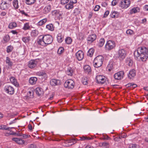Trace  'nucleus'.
I'll list each match as a JSON object with an SVG mask.
<instances>
[{"mask_svg":"<svg viewBox=\"0 0 148 148\" xmlns=\"http://www.w3.org/2000/svg\"><path fill=\"white\" fill-rule=\"evenodd\" d=\"M135 57H139L142 61L146 60L148 57V49L145 47H140L138 48L134 52Z\"/></svg>","mask_w":148,"mask_h":148,"instance_id":"obj_1","label":"nucleus"},{"mask_svg":"<svg viewBox=\"0 0 148 148\" xmlns=\"http://www.w3.org/2000/svg\"><path fill=\"white\" fill-rule=\"evenodd\" d=\"M53 40L52 36L50 35H47L43 36L41 39H38L37 42L38 45L46 46L51 44Z\"/></svg>","mask_w":148,"mask_h":148,"instance_id":"obj_2","label":"nucleus"},{"mask_svg":"<svg viewBox=\"0 0 148 148\" xmlns=\"http://www.w3.org/2000/svg\"><path fill=\"white\" fill-rule=\"evenodd\" d=\"M103 57L101 55L96 57L94 59L93 63L95 67L98 68L101 66L103 64Z\"/></svg>","mask_w":148,"mask_h":148,"instance_id":"obj_3","label":"nucleus"},{"mask_svg":"<svg viewBox=\"0 0 148 148\" xmlns=\"http://www.w3.org/2000/svg\"><path fill=\"white\" fill-rule=\"evenodd\" d=\"M116 46L115 42L112 40H108L106 44L105 48L106 50L110 51L114 48Z\"/></svg>","mask_w":148,"mask_h":148,"instance_id":"obj_4","label":"nucleus"},{"mask_svg":"<svg viewBox=\"0 0 148 148\" xmlns=\"http://www.w3.org/2000/svg\"><path fill=\"white\" fill-rule=\"evenodd\" d=\"M130 0H124L121 1L119 4V6L123 9H126L130 6Z\"/></svg>","mask_w":148,"mask_h":148,"instance_id":"obj_5","label":"nucleus"},{"mask_svg":"<svg viewBox=\"0 0 148 148\" xmlns=\"http://www.w3.org/2000/svg\"><path fill=\"white\" fill-rule=\"evenodd\" d=\"M75 83L71 79H69L66 81L64 84V86L69 89H72L74 86Z\"/></svg>","mask_w":148,"mask_h":148,"instance_id":"obj_6","label":"nucleus"},{"mask_svg":"<svg viewBox=\"0 0 148 148\" xmlns=\"http://www.w3.org/2000/svg\"><path fill=\"white\" fill-rule=\"evenodd\" d=\"M97 82L98 84H103L106 81L105 77L104 76L101 75H98L96 77Z\"/></svg>","mask_w":148,"mask_h":148,"instance_id":"obj_7","label":"nucleus"},{"mask_svg":"<svg viewBox=\"0 0 148 148\" xmlns=\"http://www.w3.org/2000/svg\"><path fill=\"white\" fill-rule=\"evenodd\" d=\"M4 89L7 93L10 95L13 94L14 92V88L10 86H5Z\"/></svg>","mask_w":148,"mask_h":148,"instance_id":"obj_8","label":"nucleus"},{"mask_svg":"<svg viewBox=\"0 0 148 148\" xmlns=\"http://www.w3.org/2000/svg\"><path fill=\"white\" fill-rule=\"evenodd\" d=\"M124 72L123 71H120L116 73L114 75V78L117 80H120L123 78Z\"/></svg>","mask_w":148,"mask_h":148,"instance_id":"obj_9","label":"nucleus"},{"mask_svg":"<svg viewBox=\"0 0 148 148\" xmlns=\"http://www.w3.org/2000/svg\"><path fill=\"white\" fill-rule=\"evenodd\" d=\"M76 57L79 61L82 60L84 57V53L81 50H79L76 53Z\"/></svg>","mask_w":148,"mask_h":148,"instance_id":"obj_10","label":"nucleus"},{"mask_svg":"<svg viewBox=\"0 0 148 148\" xmlns=\"http://www.w3.org/2000/svg\"><path fill=\"white\" fill-rule=\"evenodd\" d=\"M37 63V61L36 60H32L29 62L28 66L29 68L32 69L36 66Z\"/></svg>","mask_w":148,"mask_h":148,"instance_id":"obj_11","label":"nucleus"},{"mask_svg":"<svg viewBox=\"0 0 148 148\" xmlns=\"http://www.w3.org/2000/svg\"><path fill=\"white\" fill-rule=\"evenodd\" d=\"M97 36L95 34H92L89 35L87 38V40L88 43H91L95 40Z\"/></svg>","mask_w":148,"mask_h":148,"instance_id":"obj_12","label":"nucleus"},{"mask_svg":"<svg viewBox=\"0 0 148 148\" xmlns=\"http://www.w3.org/2000/svg\"><path fill=\"white\" fill-rule=\"evenodd\" d=\"M118 54L119 57L123 59L125 58L126 52L124 49H122L119 51Z\"/></svg>","mask_w":148,"mask_h":148,"instance_id":"obj_13","label":"nucleus"},{"mask_svg":"<svg viewBox=\"0 0 148 148\" xmlns=\"http://www.w3.org/2000/svg\"><path fill=\"white\" fill-rule=\"evenodd\" d=\"M136 75V71L134 69H133L129 71V73L127 74V77L130 79H132L134 78Z\"/></svg>","mask_w":148,"mask_h":148,"instance_id":"obj_14","label":"nucleus"},{"mask_svg":"<svg viewBox=\"0 0 148 148\" xmlns=\"http://www.w3.org/2000/svg\"><path fill=\"white\" fill-rule=\"evenodd\" d=\"M61 83V82L60 80L56 79H51L50 81V84L52 86H55L60 84Z\"/></svg>","mask_w":148,"mask_h":148,"instance_id":"obj_15","label":"nucleus"},{"mask_svg":"<svg viewBox=\"0 0 148 148\" xmlns=\"http://www.w3.org/2000/svg\"><path fill=\"white\" fill-rule=\"evenodd\" d=\"M12 140L13 141L17 143L19 145H23L25 143V141L20 138H13Z\"/></svg>","mask_w":148,"mask_h":148,"instance_id":"obj_16","label":"nucleus"},{"mask_svg":"<svg viewBox=\"0 0 148 148\" xmlns=\"http://www.w3.org/2000/svg\"><path fill=\"white\" fill-rule=\"evenodd\" d=\"M9 6V4L4 2V3H2L0 5V7L1 10H5L8 9Z\"/></svg>","mask_w":148,"mask_h":148,"instance_id":"obj_17","label":"nucleus"},{"mask_svg":"<svg viewBox=\"0 0 148 148\" xmlns=\"http://www.w3.org/2000/svg\"><path fill=\"white\" fill-rule=\"evenodd\" d=\"M35 91L36 94L38 96L42 95L44 93L43 89L40 87L36 88L35 90Z\"/></svg>","mask_w":148,"mask_h":148,"instance_id":"obj_18","label":"nucleus"},{"mask_svg":"<svg viewBox=\"0 0 148 148\" xmlns=\"http://www.w3.org/2000/svg\"><path fill=\"white\" fill-rule=\"evenodd\" d=\"M37 79L36 77H32L30 78L29 80V83L32 85H34L36 84Z\"/></svg>","mask_w":148,"mask_h":148,"instance_id":"obj_19","label":"nucleus"},{"mask_svg":"<svg viewBox=\"0 0 148 148\" xmlns=\"http://www.w3.org/2000/svg\"><path fill=\"white\" fill-rule=\"evenodd\" d=\"M119 15L118 12L114 11H112L110 14V17L112 18H117Z\"/></svg>","mask_w":148,"mask_h":148,"instance_id":"obj_20","label":"nucleus"},{"mask_svg":"<svg viewBox=\"0 0 148 148\" xmlns=\"http://www.w3.org/2000/svg\"><path fill=\"white\" fill-rule=\"evenodd\" d=\"M84 69L85 71L88 73L91 71V69L90 66L86 65L84 66Z\"/></svg>","mask_w":148,"mask_h":148,"instance_id":"obj_21","label":"nucleus"},{"mask_svg":"<svg viewBox=\"0 0 148 148\" xmlns=\"http://www.w3.org/2000/svg\"><path fill=\"white\" fill-rule=\"evenodd\" d=\"M57 38L58 41L59 43L62 42L64 40L63 36L60 33H59L58 35Z\"/></svg>","mask_w":148,"mask_h":148,"instance_id":"obj_22","label":"nucleus"},{"mask_svg":"<svg viewBox=\"0 0 148 148\" xmlns=\"http://www.w3.org/2000/svg\"><path fill=\"white\" fill-rule=\"evenodd\" d=\"M12 128H14V127H7L6 126L4 125H1L0 126V129L8 130L10 131V132H11V130Z\"/></svg>","mask_w":148,"mask_h":148,"instance_id":"obj_23","label":"nucleus"},{"mask_svg":"<svg viewBox=\"0 0 148 148\" xmlns=\"http://www.w3.org/2000/svg\"><path fill=\"white\" fill-rule=\"evenodd\" d=\"M37 75L39 76H42L44 77H47V74L44 71H40L36 73Z\"/></svg>","mask_w":148,"mask_h":148,"instance_id":"obj_24","label":"nucleus"},{"mask_svg":"<svg viewBox=\"0 0 148 148\" xmlns=\"http://www.w3.org/2000/svg\"><path fill=\"white\" fill-rule=\"evenodd\" d=\"M73 4L71 3V2H70L68 4H67L65 6V8L66 9L70 10L73 8Z\"/></svg>","mask_w":148,"mask_h":148,"instance_id":"obj_25","label":"nucleus"},{"mask_svg":"<svg viewBox=\"0 0 148 148\" xmlns=\"http://www.w3.org/2000/svg\"><path fill=\"white\" fill-rule=\"evenodd\" d=\"M66 73L68 75L71 76L72 75L73 71L71 68H69L66 70Z\"/></svg>","mask_w":148,"mask_h":148,"instance_id":"obj_26","label":"nucleus"},{"mask_svg":"<svg viewBox=\"0 0 148 148\" xmlns=\"http://www.w3.org/2000/svg\"><path fill=\"white\" fill-rule=\"evenodd\" d=\"M94 52V50L93 49L91 48L89 49L87 53V55L90 57H91Z\"/></svg>","mask_w":148,"mask_h":148,"instance_id":"obj_27","label":"nucleus"},{"mask_svg":"<svg viewBox=\"0 0 148 148\" xmlns=\"http://www.w3.org/2000/svg\"><path fill=\"white\" fill-rule=\"evenodd\" d=\"M17 24L16 23H10L8 25V28L11 29H13L16 26Z\"/></svg>","mask_w":148,"mask_h":148,"instance_id":"obj_28","label":"nucleus"},{"mask_svg":"<svg viewBox=\"0 0 148 148\" xmlns=\"http://www.w3.org/2000/svg\"><path fill=\"white\" fill-rule=\"evenodd\" d=\"M51 9V6L50 5H48L46 6L44 9V11L45 13L49 12L50 10Z\"/></svg>","mask_w":148,"mask_h":148,"instance_id":"obj_29","label":"nucleus"},{"mask_svg":"<svg viewBox=\"0 0 148 148\" xmlns=\"http://www.w3.org/2000/svg\"><path fill=\"white\" fill-rule=\"evenodd\" d=\"M22 40L25 43L28 42L30 40V37L29 36L23 37Z\"/></svg>","mask_w":148,"mask_h":148,"instance_id":"obj_30","label":"nucleus"},{"mask_svg":"<svg viewBox=\"0 0 148 148\" xmlns=\"http://www.w3.org/2000/svg\"><path fill=\"white\" fill-rule=\"evenodd\" d=\"M6 62L9 66H11L12 65V62L10 60V58L8 57H7L6 58Z\"/></svg>","mask_w":148,"mask_h":148,"instance_id":"obj_31","label":"nucleus"},{"mask_svg":"<svg viewBox=\"0 0 148 148\" xmlns=\"http://www.w3.org/2000/svg\"><path fill=\"white\" fill-rule=\"evenodd\" d=\"M13 5L14 7L17 9L18 8V0H14L13 2Z\"/></svg>","mask_w":148,"mask_h":148,"instance_id":"obj_32","label":"nucleus"},{"mask_svg":"<svg viewBox=\"0 0 148 148\" xmlns=\"http://www.w3.org/2000/svg\"><path fill=\"white\" fill-rule=\"evenodd\" d=\"M47 20L46 18L43 19L40 21L38 23V25L40 26H41L44 24L47 21Z\"/></svg>","mask_w":148,"mask_h":148,"instance_id":"obj_33","label":"nucleus"},{"mask_svg":"<svg viewBox=\"0 0 148 148\" xmlns=\"http://www.w3.org/2000/svg\"><path fill=\"white\" fill-rule=\"evenodd\" d=\"M36 0H26V3L28 5H31L34 3Z\"/></svg>","mask_w":148,"mask_h":148,"instance_id":"obj_34","label":"nucleus"},{"mask_svg":"<svg viewBox=\"0 0 148 148\" xmlns=\"http://www.w3.org/2000/svg\"><path fill=\"white\" fill-rule=\"evenodd\" d=\"M8 134L10 135H16L18 136H21L22 135V133H16L11 131V132H9Z\"/></svg>","mask_w":148,"mask_h":148,"instance_id":"obj_35","label":"nucleus"},{"mask_svg":"<svg viewBox=\"0 0 148 148\" xmlns=\"http://www.w3.org/2000/svg\"><path fill=\"white\" fill-rule=\"evenodd\" d=\"M104 43V39L103 38L101 39L99 43V46L101 47L103 46Z\"/></svg>","mask_w":148,"mask_h":148,"instance_id":"obj_36","label":"nucleus"},{"mask_svg":"<svg viewBox=\"0 0 148 148\" xmlns=\"http://www.w3.org/2000/svg\"><path fill=\"white\" fill-rule=\"evenodd\" d=\"M82 82L83 84L86 85L88 84L87 78L86 77H84L82 79Z\"/></svg>","mask_w":148,"mask_h":148,"instance_id":"obj_37","label":"nucleus"},{"mask_svg":"<svg viewBox=\"0 0 148 148\" xmlns=\"http://www.w3.org/2000/svg\"><path fill=\"white\" fill-rule=\"evenodd\" d=\"M34 93L32 90L29 91L27 93V97L30 98H32L33 97Z\"/></svg>","mask_w":148,"mask_h":148,"instance_id":"obj_38","label":"nucleus"},{"mask_svg":"<svg viewBox=\"0 0 148 148\" xmlns=\"http://www.w3.org/2000/svg\"><path fill=\"white\" fill-rule=\"evenodd\" d=\"M65 41L66 44H69L71 43L72 40L70 37H67L65 39Z\"/></svg>","mask_w":148,"mask_h":148,"instance_id":"obj_39","label":"nucleus"},{"mask_svg":"<svg viewBox=\"0 0 148 148\" xmlns=\"http://www.w3.org/2000/svg\"><path fill=\"white\" fill-rule=\"evenodd\" d=\"M46 27L47 29L51 31H52L54 30L53 25L52 24L47 25Z\"/></svg>","mask_w":148,"mask_h":148,"instance_id":"obj_40","label":"nucleus"},{"mask_svg":"<svg viewBox=\"0 0 148 148\" xmlns=\"http://www.w3.org/2000/svg\"><path fill=\"white\" fill-rule=\"evenodd\" d=\"M138 10H139L138 8H134L131 10V13H135L138 12Z\"/></svg>","mask_w":148,"mask_h":148,"instance_id":"obj_41","label":"nucleus"},{"mask_svg":"<svg viewBox=\"0 0 148 148\" xmlns=\"http://www.w3.org/2000/svg\"><path fill=\"white\" fill-rule=\"evenodd\" d=\"M113 68V66L112 63H110L108 65L107 69L109 71H111V70Z\"/></svg>","mask_w":148,"mask_h":148,"instance_id":"obj_42","label":"nucleus"},{"mask_svg":"<svg viewBox=\"0 0 148 148\" xmlns=\"http://www.w3.org/2000/svg\"><path fill=\"white\" fill-rule=\"evenodd\" d=\"M64 51V49L63 47H61L59 48L57 51V53L59 54H61Z\"/></svg>","mask_w":148,"mask_h":148,"instance_id":"obj_43","label":"nucleus"},{"mask_svg":"<svg viewBox=\"0 0 148 148\" xmlns=\"http://www.w3.org/2000/svg\"><path fill=\"white\" fill-rule=\"evenodd\" d=\"M30 28V27L29 26V24L26 23L25 24L24 27H23V29L25 30L29 29Z\"/></svg>","mask_w":148,"mask_h":148,"instance_id":"obj_44","label":"nucleus"},{"mask_svg":"<svg viewBox=\"0 0 148 148\" xmlns=\"http://www.w3.org/2000/svg\"><path fill=\"white\" fill-rule=\"evenodd\" d=\"M127 62L128 63V65L129 66H131L132 65L133 61L132 60L129 59L127 60Z\"/></svg>","mask_w":148,"mask_h":148,"instance_id":"obj_45","label":"nucleus"},{"mask_svg":"<svg viewBox=\"0 0 148 148\" xmlns=\"http://www.w3.org/2000/svg\"><path fill=\"white\" fill-rule=\"evenodd\" d=\"M13 49V47L12 46L10 45V46H8L7 48V52L8 53L11 52L12 50Z\"/></svg>","mask_w":148,"mask_h":148,"instance_id":"obj_46","label":"nucleus"},{"mask_svg":"<svg viewBox=\"0 0 148 148\" xmlns=\"http://www.w3.org/2000/svg\"><path fill=\"white\" fill-rule=\"evenodd\" d=\"M101 140H108L110 139V138L107 135H103V137L101 138Z\"/></svg>","mask_w":148,"mask_h":148,"instance_id":"obj_47","label":"nucleus"},{"mask_svg":"<svg viewBox=\"0 0 148 148\" xmlns=\"http://www.w3.org/2000/svg\"><path fill=\"white\" fill-rule=\"evenodd\" d=\"M102 145L103 146L106 148H108L109 146V143L107 142H105L102 143Z\"/></svg>","mask_w":148,"mask_h":148,"instance_id":"obj_48","label":"nucleus"},{"mask_svg":"<svg viewBox=\"0 0 148 148\" xmlns=\"http://www.w3.org/2000/svg\"><path fill=\"white\" fill-rule=\"evenodd\" d=\"M9 39L10 37L8 35H5V36L3 38L4 40L6 42H8V41L9 40Z\"/></svg>","mask_w":148,"mask_h":148,"instance_id":"obj_49","label":"nucleus"},{"mask_svg":"<svg viewBox=\"0 0 148 148\" xmlns=\"http://www.w3.org/2000/svg\"><path fill=\"white\" fill-rule=\"evenodd\" d=\"M69 0H60V2L62 5H64L67 3Z\"/></svg>","mask_w":148,"mask_h":148,"instance_id":"obj_50","label":"nucleus"},{"mask_svg":"<svg viewBox=\"0 0 148 148\" xmlns=\"http://www.w3.org/2000/svg\"><path fill=\"white\" fill-rule=\"evenodd\" d=\"M52 13L53 15H57L59 14V11L57 10H54L52 11Z\"/></svg>","mask_w":148,"mask_h":148,"instance_id":"obj_51","label":"nucleus"},{"mask_svg":"<svg viewBox=\"0 0 148 148\" xmlns=\"http://www.w3.org/2000/svg\"><path fill=\"white\" fill-rule=\"evenodd\" d=\"M133 33V31L130 29H128L126 31V33L128 34L132 35Z\"/></svg>","mask_w":148,"mask_h":148,"instance_id":"obj_52","label":"nucleus"},{"mask_svg":"<svg viewBox=\"0 0 148 148\" xmlns=\"http://www.w3.org/2000/svg\"><path fill=\"white\" fill-rule=\"evenodd\" d=\"M38 31L36 30L33 31L32 32V34L34 36H36L38 35Z\"/></svg>","mask_w":148,"mask_h":148,"instance_id":"obj_53","label":"nucleus"},{"mask_svg":"<svg viewBox=\"0 0 148 148\" xmlns=\"http://www.w3.org/2000/svg\"><path fill=\"white\" fill-rule=\"evenodd\" d=\"M137 145L136 144H131L130 145L129 147V148H137Z\"/></svg>","mask_w":148,"mask_h":148,"instance_id":"obj_54","label":"nucleus"},{"mask_svg":"<svg viewBox=\"0 0 148 148\" xmlns=\"http://www.w3.org/2000/svg\"><path fill=\"white\" fill-rule=\"evenodd\" d=\"M100 8V6L99 5H96L94 8V10L95 11H97L99 10Z\"/></svg>","mask_w":148,"mask_h":148,"instance_id":"obj_55","label":"nucleus"},{"mask_svg":"<svg viewBox=\"0 0 148 148\" xmlns=\"http://www.w3.org/2000/svg\"><path fill=\"white\" fill-rule=\"evenodd\" d=\"M109 13V12L108 10L106 11L104 13L103 17L106 18L107 17Z\"/></svg>","mask_w":148,"mask_h":148,"instance_id":"obj_56","label":"nucleus"},{"mask_svg":"<svg viewBox=\"0 0 148 148\" xmlns=\"http://www.w3.org/2000/svg\"><path fill=\"white\" fill-rule=\"evenodd\" d=\"M74 13L75 14V15L79 13V11L77 9H75L74 10Z\"/></svg>","mask_w":148,"mask_h":148,"instance_id":"obj_57","label":"nucleus"},{"mask_svg":"<svg viewBox=\"0 0 148 148\" xmlns=\"http://www.w3.org/2000/svg\"><path fill=\"white\" fill-rule=\"evenodd\" d=\"M117 3V1L116 0H113L112 2V4L113 6L115 5Z\"/></svg>","mask_w":148,"mask_h":148,"instance_id":"obj_58","label":"nucleus"},{"mask_svg":"<svg viewBox=\"0 0 148 148\" xmlns=\"http://www.w3.org/2000/svg\"><path fill=\"white\" fill-rule=\"evenodd\" d=\"M12 83L16 86H18V84H17L16 80V79L12 82Z\"/></svg>","mask_w":148,"mask_h":148,"instance_id":"obj_59","label":"nucleus"},{"mask_svg":"<svg viewBox=\"0 0 148 148\" xmlns=\"http://www.w3.org/2000/svg\"><path fill=\"white\" fill-rule=\"evenodd\" d=\"M29 148H36V146L33 144H31L29 146Z\"/></svg>","mask_w":148,"mask_h":148,"instance_id":"obj_60","label":"nucleus"},{"mask_svg":"<svg viewBox=\"0 0 148 148\" xmlns=\"http://www.w3.org/2000/svg\"><path fill=\"white\" fill-rule=\"evenodd\" d=\"M137 86L136 84L132 83V88L133 89Z\"/></svg>","mask_w":148,"mask_h":148,"instance_id":"obj_61","label":"nucleus"},{"mask_svg":"<svg viewBox=\"0 0 148 148\" xmlns=\"http://www.w3.org/2000/svg\"><path fill=\"white\" fill-rule=\"evenodd\" d=\"M127 87H130L132 88V83H129L125 85Z\"/></svg>","mask_w":148,"mask_h":148,"instance_id":"obj_62","label":"nucleus"},{"mask_svg":"<svg viewBox=\"0 0 148 148\" xmlns=\"http://www.w3.org/2000/svg\"><path fill=\"white\" fill-rule=\"evenodd\" d=\"M144 8L145 10L148 11V5H146L144 7Z\"/></svg>","mask_w":148,"mask_h":148,"instance_id":"obj_63","label":"nucleus"},{"mask_svg":"<svg viewBox=\"0 0 148 148\" xmlns=\"http://www.w3.org/2000/svg\"><path fill=\"white\" fill-rule=\"evenodd\" d=\"M126 136V135L125 133H123L121 135V138H124Z\"/></svg>","mask_w":148,"mask_h":148,"instance_id":"obj_64","label":"nucleus"}]
</instances>
